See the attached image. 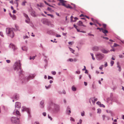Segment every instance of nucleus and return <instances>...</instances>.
I'll list each match as a JSON object with an SVG mask.
<instances>
[{
	"label": "nucleus",
	"instance_id": "obj_2",
	"mask_svg": "<svg viewBox=\"0 0 124 124\" xmlns=\"http://www.w3.org/2000/svg\"><path fill=\"white\" fill-rule=\"evenodd\" d=\"M14 30L13 28H8L6 29V33L8 36L11 38H13L14 36Z\"/></svg>",
	"mask_w": 124,
	"mask_h": 124
},
{
	"label": "nucleus",
	"instance_id": "obj_32",
	"mask_svg": "<svg viewBox=\"0 0 124 124\" xmlns=\"http://www.w3.org/2000/svg\"><path fill=\"white\" fill-rule=\"evenodd\" d=\"M53 31H50L47 32V33L48 34H51V33H53Z\"/></svg>",
	"mask_w": 124,
	"mask_h": 124
},
{
	"label": "nucleus",
	"instance_id": "obj_48",
	"mask_svg": "<svg viewBox=\"0 0 124 124\" xmlns=\"http://www.w3.org/2000/svg\"><path fill=\"white\" fill-rule=\"evenodd\" d=\"M44 2L48 6L51 7H52V6H51V5H50L49 4L47 3L46 1H45Z\"/></svg>",
	"mask_w": 124,
	"mask_h": 124
},
{
	"label": "nucleus",
	"instance_id": "obj_59",
	"mask_svg": "<svg viewBox=\"0 0 124 124\" xmlns=\"http://www.w3.org/2000/svg\"><path fill=\"white\" fill-rule=\"evenodd\" d=\"M88 35H90V36H94V35H93V34H91L90 33H89L88 34Z\"/></svg>",
	"mask_w": 124,
	"mask_h": 124
},
{
	"label": "nucleus",
	"instance_id": "obj_50",
	"mask_svg": "<svg viewBox=\"0 0 124 124\" xmlns=\"http://www.w3.org/2000/svg\"><path fill=\"white\" fill-rule=\"evenodd\" d=\"M6 61L8 63H9L10 62V61L9 60H7Z\"/></svg>",
	"mask_w": 124,
	"mask_h": 124
},
{
	"label": "nucleus",
	"instance_id": "obj_17",
	"mask_svg": "<svg viewBox=\"0 0 124 124\" xmlns=\"http://www.w3.org/2000/svg\"><path fill=\"white\" fill-rule=\"evenodd\" d=\"M117 67H118L119 68V71H120L121 70V68L120 66L119 65V63L118 62L117 63Z\"/></svg>",
	"mask_w": 124,
	"mask_h": 124
},
{
	"label": "nucleus",
	"instance_id": "obj_35",
	"mask_svg": "<svg viewBox=\"0 0 124 124\" xmlns=\"http://www.w3.org/2000/svg\"><path fill=\"white\" fill-rule=\"evenodd\" d=\"M51 86V85H48L47 86H46L45 87L46 89H48L50 88V87Z\"/></svg>",
	"mask_w": 124,
	"mask_h": 124
},
{
	"label": "nucleus",
	"instance_id": "obj_8",
	"mask_svg": "<svg viewBox=\"0 0 124 124\" xmlns=\"http://www.w3.org/2000/svg\"><path fill=\"white\" fill-rule=\"evenodd\" d=\"M23 14L24 16L26 18V19L25 20L26 22L27 23H29L30 22V19L29 18L28 16L25 13H24Z\"/></svg>",
	"mask_w": 124,
	"mask_h": 124
},
{
	"label": "nucleus",
	"instance_id": "obj_4",
	"mask_svg": "<svg viewBox=\"0 0 124 124\" xmlns=\"http://www.w3.org/2000/svg\"><path fill=\"white\" fill-rule=\"evenodd\" d=\"M96 56L98 60H100L103 58L104 57V55L102 54L98 53L96 54Z\"/></svg>",
	"mask_w": 124,
	"mask_h": 124
},
{
	"label": "nucleus",
	"instance_id": "obj_26",
	"mask_svg": "<svg viewBox=\"0 0 124 124\" xmlns=\"http://www.w3.org/2000/svg\"><path fill=\"white\" fill-rule=\"evenodd\" d=\"M71 4L73 6V9H75L76 8V6L74 4L71 3Z\"/></svg>",
	"mask_w": 124,
	"mask_h": 124
},
{
	"label": "nucleus",
	"instance_id": "obj_31",
	"mask_svg": "<svg viewBox=\"0 0 124 124\" xmlns=\"http://www.w3.org/2000/svg\"><path fill=\"white\" fill-rule=\"evenodd\" d=\"M35 57V56H33L31 57V56H30V60H31L32 59H33V60H34Z\"/></svg>",
	"mask_w": 124,
	"mask_h": 124
},
{
	"label": "nucleus",
	"instance_id": "obj_36",
	"mask_svg": "<svg viewBox=\"0 0 124 124\" xmlns=\"http://www.w3.org/2000/svg\"><path fill=\"white\" fill-rule=\"evenodd\" d=\"M103 65H102L99 67V69H100L102 70L103 69Z\"/></svg>",
	"mask_w": 124,
	"mask_h": 124
},
{
	"label": "nucleus",
	"instance_id": "obj_23",
	"mask_svg": "<svg viewBox=\"0 0 124 124\" xmlns=\"http://www.w3.org/2000/svg\"><path fill=\"white\" fill-rule=\"evenodd\" d=\"M108 51L105 50H102V52L103 53H108Z\"/></svg>",
	"mask_w": 124,
	"mask_h": 124
},
{
	"label": "nucleus",
	"instance_id": "obj_29",
	"mask_svg": "<svg viewBox=\"0 0 124 124\" xmlns=\"http://www.w3.org/2000/svg\"><path fill=\"white\" fill-rule=\"evenodd\" d=\"M91 54L92 56V59L94 60L95 59V58L93 57V54L92 53H91Z\"/></svg>",
	"mask_w": 124,
	"mask_h": 124
},
{
	"label": "nucleus",
	"instance_id": "obj_13",
	"mask_svg": "<svg viewBox=\"0 0 124 124\" xmlns=\"http://www.w3.org/2000/svg\"><path fill=\"white\" fill-rule=\"evenodd\" d=\"M106 29H104L102 28L101 31L104 34H106L108 32V31Z\"/></svg>",
	"mask_w": 124,
	"mask_h": 124
},
{
	"label": "nucleus",
	"instance_id": "obj_63",
	"mask_svg": "<svg viewBox=\"0 0 124 124\" xmlns=\"http://www.w3.org/2000/svg\"><path fill=\"white\" fill-rule=\"evenodd\" d=\"M82 121L80 119L79 121L80 124H81L82 123Z\"/></svg>",
	"mask_w": 124,
	"mask_h": 124
},
{
	"label": "nucleus",
	"instance_id": "obj_33",
	"mask_svg": "<svg viewBox=\"0 0 124 124\" xmlns=\"http://www.w3.org/2000/svg\"><path fill=\"white\" fill-rule=\"evenodd\" d=\"M69 49L70 50V51H71V52L72 53H73L74 52V50H73L70 47H69Z\"/></svg>",
	"mask_w": 124,
	"mask_h": 124
},
{
	"label": "nucleus",
	"instance_id": "obj_42",
	"mask_svg": "<svg viewBox=\"0 0 124 124\" xmlns=\"http://www.w3.org/2000/svg\"><path fill=\"white\" fill-rule=\"evenodd\" d=\"M100 106L101 107H103V108L105 107V106L103 104H101Z\"/></svg>",
	"mask_w": 124,
	"mask_h": 124
},
{
	"label": "nucleus",
	"instance_id": "obj_44",
	"mask_svg": "<svg viewBox=\"0 0 124 124\" xmlns=\"http://www.w3.org/2000/svg\"><path fill=\"white\" fill-rule=\"evenodd\" d=\"M68 61L70 62H72L73 61V60L72 58H70L68 60Z\"/></svg>",
	"mask_w": 124,
	"mask_h": 124
},
{
	"label": "nucleus",
	"instance_id": "obj_40",
	"mask_svg": "<svg viewBox=\"0 0 124 124\" xmlns=\"http://www.w3.org/2000/svg\"><path fill=\"white\" fill-rule=\"evenodd\" d=\"M48 78L49 79H53V78L52 77H51L49 76H48Z\"/></svg>",
	"mask_w": 124,
	"mask_h": 124
},
{
	"label": "nucleus",
	"instance_id": "obj_27",
	"mask_svg": "<svg viewBox=\"0 0 124 124\" xmlns=\"http://www.w3.org/2000/svg\"><path fill=\"white\" fill-rule=\"evenodd\" d=\"M119 46V45L117 44L116 43H114V45L113 46L115 47L118 46Z\"/></svg>",
	"mask_w": 124,
	"mask_h": 124
},
{
	"label": "nucleus",
	"instance_id": "obj_62",
	"mask_svg": "<svg viewBox=\"0 0 124 124\" xmlns=\"http://www.w3.org/2000/svg\"><path fill=\"white\" fill-rule=\"evenodd\" d=\"M108 65H107V62H106L105 64V67L107 66Z\"/></svg>",
	"mask_w": 124,
	"mask_h": 124
},
{
	"label": "nucleus",
	"instance_id": "obj_34",
	"mask_svg": "<svg viewBox=\"0 0 124 124\" xmlns=\"http://www.w3.org/2000/svg\"><path fill=\"white\" fill-rule=\"evenodd\" d=\"M97 110H98L97 113H101V109H97Z\"/></svg>",
	"mask_w": 124,
	"mask_h": 124
},
{
	"label": "nucleus",
	"instance_id": "obj_41",
	"mask_svg": "<svg viewBox=\"0 0 124 124\" xmlns=\"http://www.w3.org/2000/svg\"><path fill=\"white\" fill-rule=\"evenodd\" d=\"M51 73H52V74L54 75H55L56 74V72L55 71H52V72H51Z\"/></svg>",
	"mask_w": 124,
	"mask_h": 124
},
{
	"label": "nucleus",
	"instance_id": "obj_61",
	"mask_svg": "<svg viewBox=\"0 0 124 124\" xmlns=\"http://www.w3.org/2000/svg\"><path fill=\"white\" fill-rule=\"evenodd\" d=\"M56 36L57 37H61V36L60 35L57 34V35Z\"/></svg>",
	"mask_w": 124,
	"mask_h": 124
},
{
	"label": "nucleus",
	"instance_id": "obj_57",
	"mask_svg": "<svg viewBox=\"0 0 124 124\" xmlns=\"http://www.w3.org/2000/svg\"><path fill=\"white\" fill-rule=\"evenodd\" d=\"M15 26L16 28V29L18 30V26H17L16 25H15Z\"/></svg>",
	"mask_w": 124,
	"mask_h": 124
},
{
	"label": "nucleus",
	"instance_id": "obj_22",
	"mask_svg": "<svg viewBox=\"0 0 124 124\" xmlns=\"http://www.w3.org/2000/svg\"><path fill=\"white\" fill-rule=\"evenodd\" d=\"M72 89L73 91H75L76 90V88L74 86H73L72 87Z\"/></svg>",
	"mask_w": 124,
	"mask_h": 124
},
{
	"label": "nucleus",
	"instance_id": "obj_38",
	"mask_svg": "<svg viewBox=\"0 0 124 124\" xmlns=\"http://www.w3.org/2000/svg\"><path fill=\"white\" fill-rule=\"evenodd\" d=\"M81 115L82 116H84L85 115V112L84 111H83V112H81Z\"/></svg>",
	"mask_w": 124,
	"mask_h": 124
},
{
	"label": "nucleus",
	"instance_id": "obj_18",
	"mask_svg": "<svg viewBox=\"0 0 124 124\" xmlns=\"http://www.w3.org/2000/svg\"><path fill=\"white\" fill-rule=\"evenodd\" d=\"M9 14L10 15V16H11V17L13 19V20L16 19V16L15 15H13V16H12V15L10 13Z\"/></svg>",
	"mask_w": 124,
	"mask_h": 124
},
{
	"label": "nucleus",
	"instance_id": "obj_9",
	"mask_svg": "<svg viewBox=\"0 0 124 124\" xmlns=\"http://www.w3.org/2000/svg\"><path fill=\"white\" fill-rule=\"evenodd\" d=\"M59 1L60 2V3H61L62 4L61 5L65 7L66 5L65 3L66 1L63 0H59Z\"/></svg>",
	"mask_w": 124,
	"mask_h": 124
},
{
	"label": "nucleus",
	"instance_id": "obj_55",
	"mask_svg": "<svg viewBox=\"0 0 124 124\" xmlns=\"http://www.w3.org/2000/svg\"><path fill=\"white\" fill-rule=\"evenodd\" d=\"M43 114L44 116H45L46 115V113L45 112H43Z\"/></svg>",
	"mask_w": 124,
	"mask_h": 124
},
{
	"label": "nucleus",
	"instance_id": "obj_15",
	"mask_svg": "<svg viewBox=\"0 0 124 124\" xmlns=\"http://www.w3.org/2000/svg\"><path fill=\"white\" fill-rule=\"evenodd\" d=\"M92 101L93 104L95 103V102L97 100V98H92Z\"/></svg>",
	"mask_w": 124,
	"mask_h": 124
},
{
	"label": "nucleus",
	"instance_id": "obj_37",
	"mask_svg": "<svg viewBox=\"0 0 124 124\" xmlns=\"http://www.w3.org/2000/svg\"><path fill=\"white\" fill-rule=\"evenodd\" d=\"M114 63V62L113 61H111L110 62V64L111 66H112Z\"/></svg>",
	"mask_w": 124,
	"mask_h": 124
},
{
	"label": "nucleus",
	"instance_id": "obj_19",
	"mask_svg": "<svg viewBox=\"0 0 124 124\" xmlns=\"http://www.w3.org/2000/svg\"><path fill=\"white\" fill-rule=\"evenodd\" d=\"M78 25L79 26H85L83 24L82 22L81 21H79L78 22Z\"/></svg>",
	"mask_w": 124,
	"mask_h": 124
},
{
	"label": "nucleus",
	"instance_id": "obj_5",
	"mask_svg": "<svg viewBox=\"0 0 124 124\" xmlns=\"http://www.w3.org/2000/svg\"><path fill=\"white\" fill-rule=\"evenodd\" d=\"M22 111L23 112L24 111H26L27 113L29 114V116L30 117L31 116L30 115V109L28 108H26L25 106H23L22 107Z\"/></svg>",
	"mask_w": 124,
	"mask_h": 124
},
{
	"label": "nucleus",
	"instance_id": "obj_25",
	"mask_svg": "<svg viewBox=\"0 0 124 124\" xmlns=\"http://www.w3.org/2000/svg\"><path fill=\"white\" fill-rule=\"evenodd\" d=\"M26 3V1H24L23 2H22V5H23V6H25V3Z\"/></svg>",
	"mask_w": 124,
	"mask_h": 124
},
{
	"label": "nucleus",
	"instance_id": "obj_12",
	"mask_svg": "<svg viewBox=\"0 0 124 124\" xmlns=\"http://www.w3.org/2000/svg\"><path fill=\"white\" fill-rule=\"evenodd\" d=\"M74 20L73 19V17L72 16L71 17V21L72 22H75L78 19V18L77 17H75L74 18Z\"/></svg>",
	"mask_w": 124,
	"mask_h": 124
},
{
	"label": "nucleus",
	"instance_id": "obj_16",
	"mask_svg": "<svg viewBox=\"0 0 124 124\" xmlns=\"http://www.w3.org/2000/svg\"><path fill=\"white\" fill-rule=\"evenodd\" d=\"M10 46H11L12 47V48L14 50L16 49H17V47L15 46L13 44H10Z\"/></svg>",
	"mask_w": 124,
	"mask_h": 124
},
{
	"label": "nucleus",
	"instance_id": "obj_46",
	"mask_svg": "<svg viewBox=\"0 0 124 124\" xmlns=\"http://www.w3.org/2000/svg\"><path fill=\"white\" fill-rule=\"evenodd\" d=\"M73 43L74 42H69V44L70 45H72Z\"/></svg>",
	"mask_w": 124,
	"mask_h": 124
},
{
	"label": "nucleus",
	"instance_id": "obj_52",
	"mask_svg": "<svg viewBox=\"0 0 124 124\" xmlns=\"http://www.w3.org/2000/svg\"><path fill=\"white\" fill-rule=\"evenodd\" d=\"M77 74H79L80 73V72L79 71H76Z\"/></svg>",
	"mask_w": 124,
	"mask_h": 124
},
{
	"label": "nucleus",
	"instance_id": "obj_10",
	"mask_svg": "<svg viewBox=\"0 0 124 124\" xmlns=\"http://www.w3.org/2000/svg\"><path fill=\"white\" fill-rule=\"evenodd\" d=\"M21 107V103L19 102H17L16 103L15 107L17 108H20Z\"/></svg>",
	"mask_w": 124,
	"mask_h": 124
},
{
	"label": "nucleus",
	"instance_id": "obj_51",
	"mask_svg": "<svg viewBox=\"0 0 124 124\" xmlns=\"http://www.w3.org/2000/svg\"><path fill=\"white\" fill-rule=\"evenodd\" d=\"M96 103L97 104L99 105H100L101 104L100 102L99 101L97 102Z\"/></svg>",
	"mask_w": 124,
	"mask_h": 124
},
{
	"label": "nucleus",
	"instance_id": "obj_11",
	"mask_svg": "<svg viewBox=\"0 0 124 124\" xmlns=\"http://www.w3.org/2000/svg\"><path fill=\"white\" fill-rule=\"evenodd\" d=\"M65 7L67 8H70L71 9H73V7L69 4L66 5Z\"/></svg>",
	"mask_w": 124,
	"mask_h": 124
},
{
	"label": "nucleus",
	"instance_id": "obj_47",
	"mask_svg": "<svg viewBox=\"0 0 124 124\" xmlns=\"http://www.w3.org/2000/svg\"><path fill=\"white\" fill-rule=\"evenodd\" d=\"M103 39H104L106 40H108V38L107 37H103Z\"/></svg>",
	"mask_w": 124,
	"mask_h": 124
},
{
	"label": "nucleus",
	"instance_id": "obj_7",
	"mask_svg": "<svg viewBox=\"0 0 124 124\" xmlns=\"http://www.w3.org/2000/svg\"><path fill=\"white\" fill-rule=\"evenodd\" d=\"M29 11L31 12V14L32 16L34 17H36L35 12L31 8L29 10Z\"/></svg>",
	"mask_w": 124,
	"mask_h": 124
},
{
	"label": "nucleus",
	"instance_id": "obj_54",
	"mask_svg": "<svg viewBox=\"0 0 124 124\" xmlns=\"http://www.w3.org/2000/svg\"><path fill=\"white\" fill-rule=\"evenodd\" d=\"M82 16H83V17H84V16H84V15L82 14H81L80 16V17H82Z\"/></svg>",
	"mask_w": 124,
	"mask_h": 124
},
{
	"label": "nucleus",
	"instance_id": "obj_6",
	"mask_svg": "<svg viewBox=\"0 0 124 124\" xmlns=\"http://www.w3.org/2000/svg\"><path fill=\"white\" fill-rule=\"evenodd\" d=\"M34 76L32 74H31L28 77H27L25 79V82H26L29 79H33L34 77Z\"/></svg>",
	"mask_w": 124,
	"mask_h": 124
},
{
	"label": "nucleus",
	"instance_id": "obj_3",
	"mask_svg": "<svg viewBox=\"0 0 124 124\" xmlns=\"http://www.w3.org/2000/svg\"><path fill=\"white\" fill-rule=\"evenodd\" d=\"M11 121L12 123L17 124H19V120L18 118L13 117L11 118Z\"/></svg>",
	"mask_w": 124,
	"mask_h": 124
},
{
	"label": "nucleus",
	"instance_id": "obj_28",
	"mask_svg": "<svg viewBox=\"0 0 124 124\" xmlns=\"http://www.w3.org/2000/svg\"><path fill=\"white\" fill-rule=\"evenodd\" d=\"M106 25L105 24H103V28L104 29H106Z\"/></svg>",
	"mask_w": 124,
	"mask_h": 124
},
{
	"label": "nucleus",
	"instance_id": "obj_1",
	"mask_svg": "<svg viewBox=\"0 0 124 124\" xmlns=\"http://www.w3.org/2000/svg\"><path fill=\"white\" fill-rule=\"evenodd\" d=\"M21 64L20 60L17 61L15 63L14 66V70L16 71H18L21 73Z\"/></svg>",
	"mask_w": 124,
	"mask_h": 124
},
{
	"label": "nucleus",
	"instance_id": "obj_49",
	"mask_svg": "<svg viewBox=\"0 0 124 124\" xmlns=\"http://www.w3.org/2000/svg\"><path fill=\"white\" fill-rule=\"evenodd\" d=\"M70 120H71L74 121L75 120L74 119H73V118H72V117H71L70 118Z\"/></svg>",
	"mask_w": 124,
	"mask_h": 124
},
{
	"label": "nucleus",
	"instance_id": "obj_56",
	"mask_svg": "<svg viewBox=\"0 0 124 124\" xmlns=\"http://www.w3.org/2000/svg\"><path fill=\"white\" fill-rule=\"evenodd\" d=\"M48 116L49 118H50L51 120H52V118L49 115H48Z\"/></svg>",
	"mask_w": 124,
	"mask_h": 124
},
{
	"label": "nucleus",
	"instance_id": "obj_21",
	"mask_svg": "<svg viewBox=\"0 0 124 124\" xmlns=\"http://www.w3.org/2000/svg\"><path fill=\"white\" fill-rule=\"evenodd\" d=\"M44 103V102L43 101H41L40 102V104L41 106V107L42 108H43L44 107V106L43 105V104Z\"/></svg>",
	"mask_w": 124,
	"mask_h": 124
},
{
	"label": "nucleus",
	"instance_id": "obj_14",
	"mask_svg": "<svg viewBox=\"0 0 124 124\" xmlns=\"http://www.w3.org/2000/svg\"><path fill=\"white\" fill-rule=\"evenodd\" d=\"M37 7L39 8V7H41L43 6V4L42 3H40L39 4H37Z\"/></svg>",
	"mask_w": 124,
	"mask_h": 124
},
{
	"label": "nucleus",
	"instance_id": "obj_39",
	"mask_svg": "<svg viewBox=\"0 0 124 124\" xmlns=\"http://www.w3.org/2000/svg\"><path fill=\"white\" fill-rule=\"evenodd\" d=\"M47 15L50 16L52 18H53L54 17V16L53 15L50 14H47Z\"/></svg>",
	"mask_w": 124,
	"mask_h": 124
},
{
	"label": "nucleus",
	"instance_id": "obj_60",
	"mask_svg": "<svg viewBox=\"0 0 124 124\" xmlns=\"http://www.w3.org/2000/svg\"><path fill=\"white\" fill-rule=\"evenodd\" d=\"M93 22H94V23H98V21L97 20H94V21Z\"/></svg>",
	"mask_w": 124,
	"mask_h": 124
},
{
	"label": "nucleus",
	"instance_id": "obj_53",
	"mask_svg": "<svg viewBox=\"0 0 124 124\" xmlns=\"http://www.w3.org/2000/svg\"><path fill=\"white\" fill-rule=\"evenodd\" d=\"M110 50L111 51H113L114 52L115 51V50L114 48H112V49H111Z\"/></svg>",
	"mask_w": 124,
	"mask_h": 124
},
{
	"label": "nucleus",
	"instance_id": "obj_24",
	"mask_svg": "<svg viewBox=\"0 0 124 124\" xmlns=\"http://www.w3.org/2000/svg\"><path fill=\"white\" fill-rule=\"evenodd\" d=\"M98 49V47H95L93 48V50L94 51H97Z\"/></svg>",
	"mask_w": 124,
	"mask_h": 124
},
{
	"label": "nucleus",
	"instance_id": "obj_64",
	"mask_svg": "<svg viewBox=\"0 0 124 124\" xmlns=\"http://www.w3.org/2000/svg\"><path fill=\"white\" fill-rule=\"evenodd\" d=\"M34 124H39L38 122H36L34 123Z\"/></svg>",
	"mask_w": 124,
	"mask_h": 124
},
{
	"label": "nucleus",
	"instance_id": "obj_20",
	"mask_svg": "<svg viewBox=\"0 0 124 124\" xmlns=\"http://www.w3.org/2000/svg\"><path fill=\"white\" fill-rule=\"evenodd\" d=\"M22 49L23 51H26L27 50V47L25 46L22 47Z\"/></svg>",
	"mask_w": 124,
	"mask_h": 124
},
{
	"label": "nucleus",
	"instance_id": "obj_45",
	"mask_svg": "<svg viewBox=\"0 0 124 124\" xmlns=\"http://www.w3.org/2000/svg\"><path fill=\"white\" fill-rule=\"evenodd\" d=\"M0 35L2 37H3L4 36V35H3V33L2 32H0Z\"/></svg>",
	"mask_w": 124,
	"mask_h": 124
},
{
	"label": "nucleus",
	"instance_id": "obj_43",
	"mask_svg": "<svg viewBox=\"0 0 124 124\" xmlns=\"http://www.w3.org/2000/svg\"><path fill=\"white\" fill-rule=\"evenodd\" d=\"M102 29V28H97V29H99L100 30V31H101V30Z\"/></svg>",
	"mask_w": 124,
	"mask_h": 124
},
{
	"label": "nucleus",
	"instance_id": "obj_58",
	"mask_svg": "<svg viewBox=\"0 0 124 124\" xmlns=\"http://www.w3.org/2000/svg\"><path fill=\"white\" fill-rule=\"evenodd\" d=\"M84 84L85 86H86L87 85V83L86 82H84Z\"/></svg>",
	"mask_w": 124,
	"mask_h": 124
},
{
	"label": "nucleus",
	"instance_id": "obj_30",
	"mask_svg": "<svg viewBox=\"0 0 124 124\" xmlns=\"http://www.w3.org/2000/svg\"><path fill=\"white\" fill-rule=\"evenodd\" d=\"M16 114L20 116V114L19 111L17 110L16 111Z\"/></svg>",
	"mask_w": 124,
	"mask_h": 124
}]
</instances>
